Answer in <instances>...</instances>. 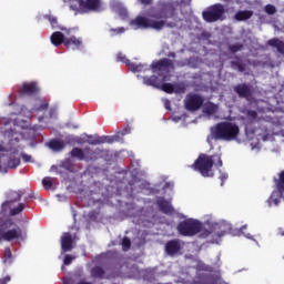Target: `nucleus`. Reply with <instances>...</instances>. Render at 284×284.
Returning <instances> with one entry per match:
<instances>
[{"label": "nucleus", "instance_id": "nucleus-1", "mask_svg": "<svg viewBox=\"0 0 284 284\" xmlns=\"http://www.w3.org/2000/svg\"><path fill=\"white\" fill-rule=\"evenodd\" d=\"M241 134L239 124L230 121H223L211 128L209 139L212 141H236Z\"/></svg>", "mask_w": 284, "mask_h": 284}, {"label": "nucleus", "instance_id": "nucleus-2", "mask_svg": "<svg viewBox=\"0 0 284 284\" xmlns=\"http://www.w3.org/2000/svg\"><path fill=\"white\" fill-rule=\"evenodd\" d=\"M214 165L215 168H223V160H221V155H207L205 153H202L194 161L191 168L192 170H194V172H200V174L204 176V179H210L214 176V171H212Z\"/></svg>", "mask_w": 284, "mask_h": 284}, {"label": "nucleus", "instance_id": "nucleus-3", "mask_svg": "<svg viewBox=\"0 0 284 284\" xmlns=\"http://www.w3.org/2000/svg\"><path fill=\"white\" fill-rule=\"evenodd\" d=\"M28 239V231L22 229L12 219H7L0 223V243L12 241H26Z\"/></svg>", "mask_w": 284, "mask_h": 284}, {"label": "nucleus", "instance_id": "nucleus-4", "mask_svg": "<svg viewBox=\"0 0 284 284\" xmlns=\"http://www.w3.org/2000/svg\"><path fill=\"white\" fill-rule=\"evenodd\" d=\"M149 17L151 19H174L176 17V3L172 1H159L156 9Z\"/></svg>", "mask_w": 284, "mask_h": 284}, {"label": "nucleus", "instance_id": "nucleus-5", "mask_svg": "<svg viewBox=\"0 0 284 284\" xmlns=\"http://www.w3.org/2000/svg\"><path fill=\"white\" fill-rule=\"evenodd\" d=\"M202 19L206 23H216V21L225 20V6L221 3H215L207 7L202 12Z\"/></svg>", "mask_w": 284, "mask_h": 284}, {"label": "nucleus", "instance_id": "nucleus-6", "mask_svg": "<svg viewBox=\"0 0 284 284\" xmlns=\"http://www.w3.org/2000/svg\"><path fill=\"white\" fill-rule=\"evenodd\" d=\"M203 230V223L194 219H186L178 224L181 236H196Z\"/></svg>", "mask_w": 284, "mask_h": 284}, {"label": "nucleus", "instance_id": "nucleus-7", "mask_svg": "<svg viewBox=\"0 0 284 284\" xmlns=\"http://www.w3.org/2000/svg\"><path fill=\"white\" fill-rule=\"evenodd\" d=\"M131 26H138V28H143L144 30L151 28L152 30H156L159 32L165 28V20H151L139 16L131 21Z\"/></svg>", "mask_w": 284, "mask_h": 284}, {"label": "nucleus", "instance_id": "nucleus-8", "mask_svg": "<svg viewBox=\"0 0 284 284\" xmlns=\"http://www.w3.org/2000/svg\"><path fill=\"white\" fill-rule=\"evenodd\" d=\"M232 230V225L227 222H221L215 224L214 226H210L209 229H203L200 231L201 232V236L203 239H207V236H210V234H214V232H216V236L221 237L223 236L226 232H230Z\"/></svg>", "mask_w": 284, "mask_h": 284}, {"label": "nucleus", "instance_id": "nucleus-9", "mask_svg": "<svg viewBox=\"0 0 284 284\" xmlns=\"http://www.w3.org/2000/svg\"><path fill=\"white\" fill-rule=\"evenodd\" d=\"M203 103H205V99L201 97V94L197 93H191L186 95V99L184 101L185 109L189 112H196L203 108Z\"/></svg>", "mask_w": 284, "mask_h": 284}, {"label": "nucleus", "instance_id": "nucleus-10", "mask_svg": "<svg viewBox=\"0 0 284 284\" xmlns=\"http://www.w3.org/2000/svg\"><path fill=\"white\" fill-rule=\"evenodd\" d=\"M23 194H26L24 191H13L10 193L11 200L6 201L4 203H2L1 205V210H0V214L2 216H6V214H8V212H10V207H12V203H19V201H21V199L23 197Z\"/></svg>", "mask_w": 284, "mask_h": 284}, {"label": "nucleus", "instance_id": "nucleus-11", "mask_svg": "<svg viewBox=\"0 0 284 284\" xmlns=\"http://www.w3.org/2000/svg\"><path fill=\"white\" fill-rule=\"evenodd\" d=\"M116 60L121 61V63H125V65H128V68H130L131 72H148V70H150V68H148V64H143V63L136 64V63H133L123 53H118Z\"/></svg>", "mask_w": 284, "mask_h": 284}, {"label": "nucleus", "instance_id": "nucleus-12", "mask_svg": "<svg viewBox=\"0 0 284 284\" xmlns=\"http://www.w3.org/2000/svg\"><path fill=\"white\" fill-rule=\"evenodd\" d=\"M79 8L82 12H99L101 10V0H78Z\"/></svg>", "mask_w": 284, "mask_h": 284}, {"label": "nucleus", "instance_id": "nucleus-13", "mask_svg": "<svg viewBox=\"0 0 284 284\" xmlns=\"http://www.w3.org/2000/svg\"><path fill=\"white\" fill-rule=\"evenodd\" d=\"M174 63L172 62V60L168 59V58H163L159 61H154L152 62L151 67H148L149 70H152L153 72H168V70H170V68H173Z\"/></svg>", "mask_w": 284, "mask_h": 284}, {"label": "nucleus", "instance_id": "nucleus-14", "mask_svg": "<svg viewBox=\"0 0 284 284\" xmlns=\"http://www.w3.org/2000/svg\"><path fill=\"white\" fill-rule=\"evenodd\" d=\"M193 284H219V277L214 274L202 273L194 277Z\"/></svg>", "mask_w": 284, "mask_h": 284}, {"label": "nucleus", "instance_id": "nucleus-15", "mask_svg": "<svg viewBox=\"0 0 284 284\" xmlns=\"http://www.w3.org/2000/svg\"><path fill=\"white\" fill-rule=\"evenodd\" d=\"M84 152H85L84 161L87 163H90V161L91 162L99 161V159L103 158V150L101 149L92 150L90 146H85Z\"/></svg>", "mask_w": 284, "mask_h": 284}, {"label": "nucleus", "instance_id": "nucleus-16", "mask_svg": "<svg viewBox=\"0 0 284 284\" xmlns=\"http://www.w3.org/2000/svg\"><path fill=\"white\" fill-rule=\"evenodd\" d=\"M121 141V135H102V136H95V141H89V145H101L103 143H116Z\"/></svg>", "mask_w": 284, "mask_h": 284}, {"label": "nucleus", "instance_id": "nucleus-17", "mask_svg": "<svg viewBox=\"0 0 284 284\" xmlns=\"http://www.w3.org/2000/svg\"><path fill=\"white\" fill-rule=\"evenodd\" d=\"M234 93L240 97V99H250L252 97V87L247 83H240L234 87Z\"/></svg>", "mask_w": 284, "mask_h": 284}, {"label": "nucleus", "instance_id": "nucleus-18", "mask_svg": "<svg viewBox=\"0 0 284 284\" xmlns=\"http://www.w3.org/2000/svg\"><path fill=\"white\" fill-rule=\"evenodd\" d=\"M20 97H32V94H37L39 92V87H37L36 82L23 83L22 88L19 89Z\"/></svg>", "mask_w": 284, "mask_h": 284}, {"label": "nucleus", "instance_id": "nucleus-19", "mask_svg": "<svg viewBox=\"0 0 284 284\" xmlns=\"http://www.w3.org/2000/svg\"><path fill=\"white\" fill-rule=\"evenodd\" d=\"M181 252V240H171L165 244V253L169 256H176Z\"/></svg>", "mask_w": 284, "mask_h": 284}, {"label": "nucleus", "instance_id": "nucleus-20", "mask_svg": "<svg viewBox=\"0 0 284 284\" xmlns=\"http://www.w3.org/2000/svg\"><path fill=\"white\" fill-rule=\"evenodd\" d=\"M83 40H81V38H77L75 36H71L64 41V47L67 50H81Z\"/></svg>", "mask_w": 284, "mask_h": 284}, {"label": "nucleus", "instance_id": "nucleus-21", "mask_svg": "<svg viewBox=\"0 0 284 284\" xmlns=\"http://www.w3.org/2000/svg\"><path fill=\"white\" fill-rule=\"evenodd\" d=\"M74 245V240L72 239V234L64 233L61 237V250L62 252H72Z\"/></svg>", "mask_w": 284, "mask_h": 284}, {"label": "nucleus", "instance_id": "nucleus-22", "mask_svg": "<svg viewBox=\"0 0 284 284\" xmlns=\"http://www.w3.org/2000/svg\"><path fill=\"white\" fill-rule=\"evenodd\" d=\"M158 207L160 211L163 212V214H174V207L172 206V204L170 203V201L160 197L156 202Z\"/></svg>", "mask_w": 284, "mask_h": 284}, {"label": "nucleus", "instance_id": "nucleus-23", "mask_svg": "<svg viewBox=\"0 0 284 284\" xmlns=\"http://www.w3.org/2000/svg\"><path fill=\"white\" fill-rule=\"evenodd\" d=\"M51 43L52 45H55V48H59V45H65V36L61 31H55L51 34Z\"/></svg>", "mask_w": 284, "mask_h": 284}, {"label": "nucleus", "instance_id": "nucleus-24", "mask_svg": "<svg viewBox=\"0 0 284 284\" xmlns=\"http://www.w3.org/2000/svg\"><path fill=\"white\" fill-rule=\"evenodd\" d=\"M284 190L277 189L276 191H273L271 196L267 200L268 205H278L281 203V199H283Z\"/></svg>", "mask_w": 284, "mask_h": 284}, {"label": "nucleus", "instance_id": "nucleus-25", "mask_svg": "<svg viewBox=\"0 0 284 284\" xmlns=\"http://www.w3.org/2000/svg\"><path fill=\"white\" fill-rule=\"evenodd\" d=\"M254 16L253 11L250 10H240L235 13L236 21H247V19H252Z\"/></svg>", "mask_w": 284, "mask_h": 284}, {"label": "nucleus", "instance_id": "nucleus-26", "mask_svg": "<svg viewBox=\"0 0 284 284\" xmlns=\"http://www.w3.org/2000/svg\"><path fill=\"white\" fill-rule=\"evenodd\" d=\"M267 45H270L271 48H276L280 54H284V42L281 41L278 38L268 40Z\"/></svg>", "mask_w": 284, "mask_h": 284}, {"label": "nucleus", "instance_id": "nucleus-27", "mask_svg": "<svg viewBox=\"0 0 284 284\" xmlns=\"http://www.w3.org/2000/svg\"><path fill=\"white\" fill-rule=\"evenodd\" d=\"M143 83L144 85H151L152 88H161V82L156 75L143 77Z\"/></svg>", "mask_w": 284, "mask_h": 284}, {"label": "nucleus", "instance_id": "nucleus-28", "mask_svg": "<svg viewBox=\"0 0 284 284\" xmlns=\"http://www.w3.org/2000/svg\"><path fill=\"white\" fill-rule=\"evenodd\" d=\"M70 155L73 159H78L79 161H85V149L73 148L70 152Z\"/></svg>", "mask_w": 284, "mask_h": 284}, {"label": "nucleus", "instance_id": "nucleus-29", "mask_svg": "<svg viewBox=\"0 0 284 284\" xmlns=\"http://www.w3.org/2000/svg\"><path fill=\"white\" fill-rule=\"evenodd\" d=\"M49 148L53 150V152H61V150L65 149V143H63L61 140H51L49 142Z\"/></svg>", "mask_w": 284, "mask_h": 284}, {"label": "nucleus", "instance_id": "nucleus-30", "mask_svg": "<svg viewBox=\"0 0 284 284\" xmlns=\"http://www.w3.org/2000/svg\"><path fill=\"white\" fill-rule=\"evenodd\" d=\"M91 276L93 278H103V276H105V270H103L101 266H94L91 270Z\"/></svg>", "mask_w": 284, "mask_h": 284}, {"label": "nucleus", "instance_id": "nucleus-31", "mask_svg": "<svg viewBox=\"0 0 284 284\" xmlns=\"http://www.w3.org/2000/svg\"><path fill=\"white\" fill-rule=\"evenodd\" d=\"M216 110H219V106L212 102H209L204 105V113L212 115L216 114Z\"/></svg>", "mask_w": 284, "mask_h": 284}, {"label": "nucleus", "instance_id": "nucleus-32", "mask_svg": "<svg viewBox=\"0 0 284 284\" xmlns=\"http://www.w3.org/2000/svg\"><path fill=\"white\" fill-rule=\"evenodd\" d=\"M231 68L237 70L239 72H245L246 65L241 61H231Z\"/></svg>", "mask_w": 284, "mask_h": 284}, {"label": "nucleus", "instance_id": "nucleus-33", "mask_svg": "<svg viewBox=\"0 0 284 284\" xmlns=\"http://www.w3.org/2000/svg\"><path fill=\"white\" fill-rule=\"evenodd\" d=\"M60 168H63V170H67L68 172H72L74 170V164L72 163V160L65 159L61 162Z\"/></svg>", "mask_w": 284, "mask_h": 284}, {"label": "nucleus", "instance_id": "nucleus-34", "mask_svg": "<svg viewBox=\"0 0 284 284\" xmlns=\"http://www.w3.org/2000/svg\"><path fill=\"white\" fill-rule=\"evenodd\" d=\"M23 210H26V204L20 203L17 207L11 209L9 214H10V216H17V215L21 214V212H23Z\"/></svg>", "mask_w": 284, "mask_h": 284}, {"label": "nucleus", "instance_id": "nucleus-35", "mask_svg": "<svg viewBox=\"0 0 284 284\" xmlns=\"http://www.w3.org/2000/svg\"><path fill=\"white\" fill-rule=\"evenodd\" d=\"M244 45L243 43H235V44H231L229 45V51L231 52V54H236V52H241L244 50Z\"/></svg>", "mask_w": 284, "mask_h": 284}, {"label": "nucleus", "instance_id": "nucleus-36", "mask_svg": "<svg viewBox=\"0 0 284 284\" xmlns=\"http://www.w3.org/2000/svg\"><path fill=\"white\" fill-rule=\"evenodd\" d=\"M8 168H10L11 170H17V168H19V165H21V159L19 158H13L8 160Z\"/></svg>", "mask_w": 284, "mask_h": 284}, {"label": "nucleus", "instance_id": "nucleus-37", "mask_svg": "<svg viewBox=\"0 0 284 284\" xmlns=\"http://www.w3.org/2000/svg\"><path fill=\"white\" fill-rule=\"evenodd\" d=\"M45 19L50 22L52 28H59V30H65L64 28L59 27V20H57V17L54 16H45Z\"/></svg>", "mask_w": 284, "mask_h": 284}, {"label": "nucleus", "instance_id": "nucleus-38", "mask_svg": "<svg viewBox=\"0 0 284 284\" xmlns=\"http://www.w3.org/2000/svg\"><path fill=\"white\" fill-rule=\"evenodd\" d=\"M160 88L163 92H166V94L174 93V84L172 83H162Z\"/></svg>", "mask_w": 284, "mask_h": 284}, {"label": "nucleus", "instance_id": "nucleus-39", "mask_svg": "<svg viewBox=\"0 0 284 284\" xmlns=\"http://www.w3.org/2000/svg\"><path fill=\"white\" fill-rule=\"evenodd\" d=\"M130 247H132V241L130 240V237L124 236L122 239V250H123V252H128L130 250Z\"/></svg>", "mask_w": 284, "mask_h": 284}, {"label": "nucleus", "instance_id": "nucleus-40", "mask_svg": "<svg viewBox=\"0 0 284 284\" xmlns=\"http://www.w3.org/2000/svg\"><path fill=\"white\" fill-rule=\"evenodd\" d=\"M2 261L3 263H10V261H12V251L10 250V247L4 248Z\"/></svg>", "mask_w": 284, "mask_h": 284}, {"label": "nucleus", "instance_id": "nucleus-41", "mask_svg": "<svg viewBox=\"0 0 284 284\" xmlns=\"http://www.w3.org/2000/svg\"><path fill=\"white\" fill-rule=\"evenodd\" d=\"M277 190H284V170L280 173V179L276 181Z\"/></svg>", "mask_w": 284, "mask_h": 284}, {"label": "nucleus", "instance_id": "nucleus-42", "mask_svg": "<svg viewBox=\"0 0 284 284\" xmlns=\"http://www.w3.org/2000/svg\"><path fill=\"white\" fill-rule=\"evenodd\" d=\"M42 185L44 190H51L52 189V180L50 178H44L42 180Z\"/></svg>", "mask_w": 284, "mask_h": 284}, {"label": "nucleus", "instance_id": "nucleus-43", "mask_svg": "<svg viewBox=\"0 0 284 284\" xmlns=\"http://www.w3.org/2000/svg\"><path fill=\"white\" fill-rule=\"evenodd\" d=\"M265 12L266 14H276V7L274 4H266Z\"/></svg>", "mask_w": 284, "mask_h": 284}, {"label": "nucleus", "instance_id": "nucleus-44", "mask_svg": "<svg viewBox=\"0 0 284 284\" xmlns=\"http://www.w3.org/2000/svg\"><path fill=\"white\" fill-rule=\"evenodd\" d=\"M50 105L48 104V102H41L37 108H34V112H41L43 110H48Z\"/></svg>", "mask_w": 284, "mask_h": 284}, {"label": "nucleus", "instance_id": "nucleus-45", "mask_svg": "<svg viewBox=\"0 0 284 284\" xmlns=\"http://www.w3.org/2000/svg\"><path fill=\"white\" fill-rule=\"evenodd\" d=\"M110 32H112V37H116V34H123V32H125V28L120 27L116 29H110Z\"/></svg>", "mask_w": 284, "mask_h": 284}, {"label": "nucleus", "instance_id": "nucleus-46", "mask_svg": "<svg viewBox=\"0 0 284 284\" xmlns=\"http://www.w3.org/2000/svg\"><path fill=\"white\" fill-rule=\"evenodd\" d=\"M72 261H74V256L65 255L64 260H63V263H64V265H72Z\"/></svg>", "mask_w": 284, "mask_h": 284}, {"label": "nucleus", "instance_id": "nucleus-47", "mask_svg": "<svg viewBox=\"0 0 284 284\" xmlns=\"http://www.w3.org/2000/svg\"><path fill=\"white\" fill-rule=\"evenodd\" d=\"M246 116H248V119H256V116H258V113L254 110H248L246 112Z\"/></svg>", "mask_w": 284, "mask_h": 284}, {"label": "nucleus", "instance_id": "nucleus-48", "mask_svg": "<svg viewBox=\"0 0 284 284\" xmlns=\"http://www.w3.org/2000/svg\"><path fill=\"white\" fill-rule=\"evenodd\" d=\"M21 156H22V160H23L24 163H31L32 162V155L22 153Z\"/></svg>", "mask_w": 284, "mask_h": 284}, {"label": "nucleus", "instance_id": "nucleus-49", "mask_svg": "<svg viewBox=\"0 0 284 284\" xmlns=\"http://www.w3.org/2000/svg\"><path fill=\"white\" fill-rule=\"evenodd\" d=\"M131 132H132V129L130 126H126L119 134H121V136H125L126 134H130Z\"/></svg>", "mask_w": 284, "mask_h": 284}, {"label": "nucleus", "instance_id": "nucleus-50", "mask_svg": "<svg viewBox=\"0 0 284 284\" xmlns=\"http://www.w3.org/2000/svg\"><path fill=\"white\" fill-rule=\"evenodd\" d=\"M10 281H11L10 275H7V276L0 278V284H8V283H10Z\"/></svg>", "mask_w": 284, "mask_h": 284}, {"label": "nucleus", "instance_id": "nucleus-51", "mask_svg": "<svg viewBox=\"0 0 284 284\" xmlns=\"http://www.w3.org/2000/svg\"><path fill=\"white\" fill-rule=\"evenodd\" d=\"M227 178H229L227 173H221L220 175V180L222 181L221 185H223L225 181H227Z\"/></svg>", "mask_w": 284, "mask_h": 284}, {"label": "nucleus", "instance_id": "nucleus-52", "mask_svg": "<svg viewBox=\"0 0 284 284\" xmlns=\"http://www.w3.org/2000/svg\"><path fill=\"white\" fill-rule=\"evenodd\" d=\"M63 284H74V280L72 277H64Z\"/></svg>", "mask_w": 284, "mask_h": 284}, {"label": "nucleus", "instance_id": "nucleus-53", "mask_svg": "<svg viewBox=\"0 0 284 284\" xmlns=\"http://www.w3.org/2000/svg\"><path fill=\"white\" fill-rule=\"evenodd\" d=\"M140 3H142V6H152L153 0H140Z\"/></svg>", "mask_w": 284, "mask_h": 284}, {"label": "nucleus", "instance_id": "nucleus-54", "mask_svg": "<svg viewBox=\"0 0 284 284\" xmlns=\"http://www.w3.org/2000/svg\"><path fill=\"white\" fill-rule=\"evenodd\" d=\"M29 199H37L36 196H34V192H31L26 199H24V203H28V200Z\"/></svg>", "mask_w": 284, "mask_h": 284}, {"label": "nucleus", "instance_id": "nucleus-55", "mask_svg": "<svg viewBox=\"0 0 284 284\" xmlns=\"http://www.w3.org/2000/svg\"><path fill=\"white\" fill-rule=\"evenodd\" d=\"M277 236H284V227H278L277 229Z\"/></svg>", "mask_w": 284, "mask_h": 284}, {"label": "nucleus", "instance_id": "nucleus-56", "mask_svg": "<svg viewBox=\"0 0 284 284\" xmlns=\"http://www.w3.org/2000/svg\"><path fill=\"white\" fill-rule=\"evenodd\" d=\"M166 28H176V23L174 22H165Z\"/></svg>", "mask_w": 284, "mask_h": 284}, {"label": "nucleus", "instance_id": "nucleus-57", "mask_svg": "<svg viewBox=\"0 0 284 284\" xmlns=\"http://www.w3.org/2000/svg\"><path fill=\"white\" fill-rule=\"evenodd\" d=\"M88 139H89V140H88V143H89V141H97V138H94V136H92V135H89Z\"/></svg>", "mask_w": 284, "mask_h": 284}, {"label": "nucleus", "instance_id": "nucleus-58", "mask_svg": "<svg viewBox=\"0 0 284 284\" xmlns=\"http://www.w3.org/2000/svg\"><path fill=\"white\" fill-rule=\"evenodd\" d=\"M51 168H52V170H57V165H52Z\"/></svg>", "mask_w": 284, "mask_h": 284}, {"label": "nucleus", "instance_id": "nucleus-59", "mask_svg": "<svg viewBox=\"0 0 284 284\" xmlns=\"http://www.w3.org/2000/svg\"><path fill=\"white\" fill-rule=\"evenodd\" d=\"M245 227H247L246 225L242 226V230H245Z\"/></svg>", "mask_w": 284, "mask_h": 284}]
</instances>
